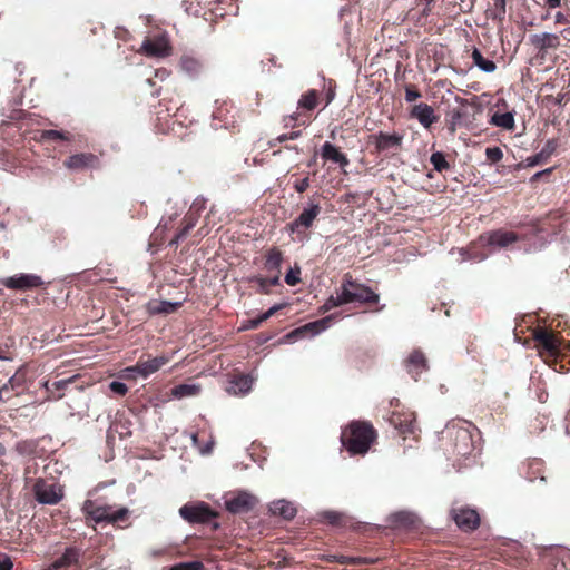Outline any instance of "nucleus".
I'll list each match as a JSON object with an SVG mask.
<instances>
[{"label": "nucleus", "mask_w": 570, "mask_h": 570, "mask_svg": "<svg viewBox=\"0 0 570 570\" xmlns=\"http://www.w3.org/2000/svg\"><path fill=\"white\" fill-rule=\"evenodd\" d=\"M1 283L9 289L27 291L38 288L43 285V281L36 274H16L13 276L6 277Z\"/></svg>", "instance_id": "8"}, {"label": "nucleus", "mask_w": 570, "mask_h": 570, "mask_svg": "<svg viewBox=\"0 0 570 570\" xmlns=\"http://www.w3.org/2000/svg\"><path fill=\"white\" fill-rule=\"evenodd\" d=\"M81 510L86 514V517L92 520L95 523H116L118 521L124 520L129 513V510L127 508L112 510L110 505H98L92 500H86L82 504Z\"/></svg>", "instance_id": "2"}, {"label": "nucleus", "mask_w": 570, "mask_h": 570, "mask_svg": "<svg viewBox=\"0 0 570 570\" xmlns=\"http://www.w3.org/2000/svg\"><path fill=\"white\" fill-rule=\"evenodd\" d=\"M141 51L149 57L163 58L170 53L168 37L165 35L146 39L141 45Z\"/></svg>", "instance_id": "12"}, {"label": "nucleus", "mask_w": 570, "mask_h": 570, "mask_svg": "<svg viewBox=\"0 0 570 570\" xmlns=\"http://www.w3.org/2000/svg\"><path fill=\"white\" fill-rule=\"evenodd\" d=\"M473 63L482 71L491 73L495 70L497 66L492 60L485 59L479 49L472 51Z\"/></svg>", "instance_id": "27"}, {"label": "nucleus", "mask_w": 570, "mask_h": 570, "mask_svg": "<svg viewBox=\"0 0 570 570\" xmlns=\"http://www.w3.org/2000/svg\"><path fill=\"white\" fill-rule=\"evenodd\" d=\"M317 105V91L315 89L308 90L298 100V107L307 110H313Z\"/></svg>", "instance_id": "31"}, {"label": "nucleus", "mask_w": 570, "mask_h": 570, "mask_svg": "<svg viewBox=\"0 0 570 570\" xmlns=\"http://www.w3.org/2000/svg\"><path fill=\"white\" fill-rule=\"evenodd\" d=\"M13 380H14V376H11L9 379V381L7 383H4L0 390H1V393L6 396V399L8 400L10 397L9 393L10 391L12 390L13 387Z\"/></svg>", "instance_id": "52"}, {"label": "nucleus", "mask_w": 570, "mask_h": 570, "mask_svg": "<svg viewBox=\"0 0 570 570\" xmlns=\"http://www.w3.org/2000/svg\"><path fill=\"white\" fill-rule=\"evenodd\" d=\"M213 446H214V441H212V440L209 442H207L205 445L199 446L200 454H203V455L209 454L213 451Z\"/></svg>", "instance_id": "57"}, {"label": "nucleus", "mask_w": 570, "mask_h": 570, "mask_svg": "<svg viewBox=\"0 0 570 570\" xmlns=\"http://www.w3.org/2000/svg\"><path fill=\"white\" fill-rule=\"evenodd\" d=\"M487 159L491 163H498L502 159L503 153L499 147H489L485 149Z\"/></svg>", "instance_id": "42"}, {"label": "nucleus", "mask_w": 570, "mask_h": 570, "mask_svg": "<svg viewBox=\"0 0 570 570\" xmlns=\"http://www.w3.org/2000/svg\"><path fill=\"white\" fill-rule=\"evenodd\" d=\"M394 428L399 430L400 434H403V440H406V435H414L415 434V424L413 414H406L403 420L399 419V422L396 423L394 421Z\"/></svg>", "instance_id": "26"}, {"label": "nucleus", "mask_w": 570, "mask_h": 570, "mask_svg": "<svg viewBox=\"0 0 570 570\" xmlns=\"http://www.w3.org/2000/svg\"><path fill=\"white\" fill-rule=\"evenodd\" d=\"M109 389L111 392H114L115 394H118V395H125L128 391L127 385L120 381H112L109 384Z\"/></svg>", "instance_id": "44"}, {"label": "nucleus", "mask_w": 570, "mask_h": 570, "mask_svg": "<svg viewBox=\"0 0 570 570\" xmlns=\"http://www.w3.org/2000/svg\"><path fill=\"white\" fill-rule=\"evenodd\" d=\"M370 139L379 153L389 150L392 147V135L391 134H384V132L380 131L379 134L372 135L370 137Z\"/></svg>", "instance_id": "29"}, {"label": "nucleus", "mask_w": 570, "mask_h": 570, "mask_svg": "<svg viewBox=\"0 0 570 570\" xmlns=\"http://www.w3.org/2000/svg\"><path fill=\"white\" fill-rule=\"evenodd\" d=\"M202 390V386L197 383H184L176 385L171 390V395L175 399H184L198 395Z\"/></svg>", "instance_id": "25"}, {"label": "nucleus", "mask_w": 570, "mask_h": 570, "mask_svg": "<svg viewBox=\"0 0 570 570\" xmlns=\"http://www.w3.org/2000/svg\"><path fill=\"white\" fill-rule=\"evenodd\" d=\"M179 305V302L163 301L157 305V307L154 308V312L168 314L174 312Z\"/></svg>", "instance_id": "38"}, {"label": "nucleus", "mask_w": 570, "mask_h": 570, "mask_svg": "<svg viewBox=\"0 0 570 570\" xmlns=\"http://www.w3.org/2000/svg\"><path fill=\"white\" fill-rule=\"evenodd\" d=\"M256 503L257 499L253 494L246 491H239L232 498L225 500V508L229 513L243 514L249 512Z\"/></svg>", "instance_id": "9"}, {"label": "nucleus", "mask_w": 570, "mask_h": 570, "mask_svg": "<svg viewBox=\"0 0 570 570\" xmlns=\"http://www.w3.org/2000/svg\"><path fill=\"white\" fill-rule=\"evenodd\" d=\"M13 563L7 556L0 558V570H12Z\"/></svg>", "instance_id": "55"}, {"label": "nucleus", "mask_w": 570, "mask_h": 570, "mask_svg": "<svg viewBox=\"0 0 570 570\" xmlns=\"http://www.w3.org/2000/svg\"><path fill=\"white\" fill-rule=\"evenodd\" d=\"M96 161H97V157L91 154H77V155L70 156L65 161V165L69 169H82V168L92 167Z\"/></svg>", "instance_id": "21"}, {"label": "nucleus", "mask_w": 570, "mask_h": 570, "mask_svg": "<svg viewBox=\"0 0 570 570\" xmlns=\"http://www.w3.org/2000/svg\"><path fill=\"white\" fill-rule=\"evenodd\" d=\"M252 386L253 379L249 375H236L228 382L226 391L230 395L243 396L249 393Z\"/></svg>", "instance_id": "16"}, {"label": "nucleus", "mask_w": 570, "mask_h": 570, "mask_svg": "<svg viewBox=\"0 0 570 570\" xmlns=\"http://www.w3.org/2000/svg\"><path fill=\"white\" fill-rule=\"evenodd\" d=\"M431 164L434 169L438 171H442L449 168V163L446 161L444 155L441 151L433 153L430 158Z\"/></svg>", "instance_id": "36"}, {"label": "nucleus", "mask_w": 570, "mask_h": 570, "mask_svg": "<svg viewBox=\"0 0 570 570\" xmlns=\"http://www.w3.org/2000/svg\"><path fill=\"white\" fill-rule=\"evenodd\" d=\"M76 377L77 376H70L68 379H61V380H57V381H52V382L47 381L43 383V387L50 394L51 397L58 400L63 396L61 391H65L70 385H72L75 383Z\"/></svg>", "instance_id": "20"}, {"label": "nucleus", "mask_w": 570, "mask_h": 570, "mask_svg": "<svg viewBox=\"0 0 570 570\" xmlns=\"http://www.w3.org/2000/svg\"><path fill=\"white\" fill-rule=\"evenodd\" d=\"M179 515L189 523H205L215 517L208 504L205 502L184 504L179 509Z\"/></svg>", "instance_id": "7"}, {"label": "nucleus", "mask_w": 570, "mask_h": 570, "mask_svg": "<svg viewBox=\"0 0 570 570\" xmlns=\"http://www.w3.org/2000/svg\"><path fill=\"white\" fill-rule=\"evenodd\" d=\"M155 76L165 80L168 77V71L166 69H158L156 70Z\"/></svg>", "instance_id": "60"}, {"label": "nucleus", "mask_w": 570, "mask_h": 570, "mask_svg": "<svg viewBox=\"0 0 570 570\" xmlns=\"http://www.w3.org/2000/svg\"><path fill=\"white\" fill-rule=\"evenodd\" d=\"M285 304H276V305H273L272 307H269L267 311H266V315L268 317H272L277 311H279L282 307H284Z\"/></svg>", "instance_id": "59"}, {"label": "nucleus", "mask_w": 570, "mask_h": 570, "mask_svg": "<svg viewBox=\"0 0 570 570\" xmlns=\"http://www.w3.org/2000/svg\"><path fill=\"white\" fill-rule=\"evenodd\" d=\"M334 317V315H328L321 320L309 322L298 328L293 330L286 335V338L289 342H295L304 336L314 337L327 330L332 325Z\"/></svg>", "instance_id": "6"}, {"label": "nucleus", "mask_w": 570, "mask_h": 570, "mask_svg": "<svg viewBox=\"0 0 570 570\" xmlns=\"http://www.w3.org/2000/svg\"><path fill=\"white\" fill-rule=\"evenodd\" d=\"M206 206V199L203 196H198L193 202L189 212L195 213L196 215L200 216V213L205 209Z\"/></svg>", "instance_id": "43"}, {"label": "nucleus", "mask_w": 570, "mask_h": 570, "mask_svg": "<svg viewBox=\"0 0 570 570\" xmlns=\"http://www.w3.org/2000/svg\"><path fill=\"white\" fill-rule=\"evenodd\" d=\"M491 124L503 129L511 130L514 128V116L511 112L494 114Z\"/></svg>", "instance_id": "30"}, {"label": "nucleus", "mask_w": 570, "mask_h": 570, "mask_svg": "<svg viewBox=\"0 0 570 570\" xmlns=\"http://www.w3.org/2000/svg\"><path fill=\"white\" fill-rule=\"evenodd\" d=\"M546 2L550 8H557L560 6L561 0H546Z\"/></svg>", "instance_id": "62"}, {"label": "nucleus", "mask_w": 570, "mask_h": 570, "mask_svg": "<svg viewBox=\"0 0 570 570\" xmlns=\"http://www.w3.org/2000/svg\"><path fill=\"white\" fill-rule=\"evenodd\" d=\"M409 373L416 380V376L426 370V361L421 352H413L406 362Z\"/></svg>", "instance_id": "24"}, {"label": "nucleus", "mask_w": 570, "mask_h": 570, "mask_svg": "<svg viewBox=\"0 0 570 570\" xmlns=\"http://www.w3.org/2000/svg\"><path fill=\"white\" fill-rule=\"evenodd\" d=\"M420 97V92L414 89H406L405 98L407 101H414Z\"/></svg>", "instance_id": "56"}, {"label": "nucleus", "mask_w": 570, "mask_h": 570, "mask_svg": "<svg viewBox=\"0 0 570 570\" xmlns=\"http://www.w3.org/2000/svg\"><path fill=\"white\" fill-rule=\"evenodd\" d=\"M198 218L199 215H196L195 213L188 210V213L185 216V225L187 226V229H193L196 226Z\"/></svg>", "instance_id": "46"}, {"label": "nucleus", "mask_w": 570, "mask_h": 570, "mask_svg": "<svg viewBox=\"0 0 570 570\" xmlns=\"http://www.w3.org/2000/svg\"><path fill=\"white\" fill-rule=\"evenodd\" d=\"M204 566L200 561L181 562L173 566L169 570H203Z\"/></svg>", "instance_id": "39"}, {"label": "nucleus", "mask_w": 570, "mask_h": 570, "mask_svg": "<svg viewBox=\"0 0 570 570\" xmlns=\"http://www.w3.org/2000/svg\"><path fill=\"white\" fill-rule=\"evenodd\" d=\"M190 439H191L193 445H194V446H198V448H199V440H198V435H197L196 433H191V434H190Z\"/></svg>", "instance_id": "63"}, {"label": "nucleus", "mask_w": 570, "mask_h": 570, "mask_svg": "<svg viewBox=\"0 0 570 570\" xmlns=\"http://www.w3.org/2000/svg\"><path fill=\"white\" fill-rule=\"evenodd\" d=\"M547 159H543V156H541V153H538L537 155L530 156L525 159L527 166L533 167L537 166Z\"/></svg>", "instance_id": "49"}, {"label": "nucleus", "mask_w": 570, "mask_h": 570, "mask_svg": "<svg viewBox=\"0 0 570 570\" xmlns=\"http://www.w3.org/2000/svg\"><path fill=\"white\" fill-rule=\"evenodd\" d=\"M309 187V179L307 177L295 181L294 188L298 193H304Z\"/></svg>", "instance_id": "51"}, {"label": "nucleus", "mask_w": 570, "mask_h": 570, "mask_svg": "<svg viewBox=\"0 0 570 570\" xmlns=\"http://www.w3.org/2000/svg\"><path fill=\"white\" fill-rule=\"evenodd\" d=\"M530 42L539 50L557 48L559 46V37L554 33L543 32L530 36Z\"/></svg>", "instance_id": "19"}, {"label": "nucleus", "mask_w": 570, "mask_h": 570, "mask_svg": "<svg viewBox=\"0 0 570 570\" xmlns=\"http://www.w3.org/2000/svg\"><path fill=\"white\" fill-rule=\"evenodd\" d=\"M336 561H338L341 564H346V563H356V562H360L361 559L360 558H352V557H346V556H336L334 557Z\"/></svg>", "instance_id": "53"}, {"label": "nucleus", "mask_w": 570, "mask_h": 570, "mask_svg": "<svg viewBox=\"0 0 570 570\" xmlns=\"http://www.w3.org/2000/svg\"><path fill=\"white\" fill-rule=\"evenodd\" d=\"M411 116L426 129L438 120V116H435L434 109L424 102L415 105L411 110Z\"/></svg>", "instance_id": "14"}, {"label": "nucleus", "mask_w": 570, "mask_h": 570, "mask_svg": "<svg viewBox=\"0 0 570 570\" xmlns=\"http://www.w3.org/2000/svg\"><path fill=\"white\" fill-rule=\"evenodd\" d=\"M557 142L554 140H548L544 147L541 149V156L543 159H549L550 156L556 151Z\"/></svg>", "instance_id": "45"}, {"label": "nucleus", "mask_w": 570, "mask_h": 570, "mask_svg": "<svg viewBox=\"0 0 570 570\" xmlns=\"http://www.w3.org/2000/svg\"><path fill=\"white\" fill-rule=\"evenodd\" d=\"M417 518L410 512L394 513V528L395 527H412L416 523Z\"/></svg>", "instance_id": "32"}, {"label": "nucleus", "mask_w": 570, "mask_h": 570, "mask_svg": "<svg viewBox=\"0 0 570 570\" xmlns=\"http://www.w3.org/2000/svg\"><path fill=\"white\" fill-rule=\"evenodd\" d=\"M518 240V236L513 232L495 230L488 235V243L499 247H507Z\"/></svg>", "instance_id": "23"}, {"label": "nucleus", "mask_w": 570, "mask_h": 570, "mask_svg": "<svg viewBox=\"0 0 570 570\" xmlns=\"http://www.w3.org/2000/svg\"><path fill=\"white\" fill-rule=\"evenodd\" d=\"M321 155L325 160H331L344 168L348 165L347 157L341 153L333 144L326 141L322 146Z\"/></svg>", "instance_id": "18"}, {"label": "nucleus", "mask_w": 570, "mask_h": 570, "mask_svg": "<svg viewBox=\"0 0 570 570\" xmlns=\"http://www.w3.org/2000/svg\"><path fill=\"white\" fill-rule=\"evenodd\" d=\"M376 439V431L367 421H352L343 430L341 442L351 455H364Z\"/></svg>", "instance_id": "1"}, {"label": "nucleus", "mask_w": 570, "mask_h": 570, "mask_svg": "<svg viewBox=\"0 0 570 570\" xmlns=\"http://www.w3.org/2000/svg\"><path fill=\"white\" fill-rule=\"evenodd\" d=\"M301 135H302V132L299 130L292 131L289 134H282V135L277 136L274 140H272L269 142V145L272 147H274L277 142H285L287 140H295V139L299 138Z\"/></svg>", "instance_id": "41"}, {"label": "nucleus", "mask_w": 570, "mask_h": 570, "mask_svg": "<svg viewBox=\"0 0 570 570\" xmlns=\"http://www.w3.org/2000/svg\"><path fill=\"white\" fill-rule=\"evenodd\" d=\"M253 281H254L255 283H257L258 288H259V291H261L262 293L267 294V293L269 292V289H268L269 284H268V282H267V278H264V277H262V276H255V277L253 278Z\"/></svg>", "instance_id": "47"}, {"label": "nucleus", "mask_w": 570, "mask_h": 570, "mask_svg": "<svg viewBox=\"0 0 570 570\" xmlns=\"http://www.w3.org/2000/svg\"><path fill=\"white\" fill-rule=\"evenodd\" d=\"M535 340L540 342L543 347L549 352H556L557 351V338L547 333V332H539L535 335Z\"/></svg>", "instance_id": "35"}, {"label": "nucleus", "mask_w": 570, "mask_h": 570, "mask_svg": "<svg viewBox=\"0 0 570 570\" xmlns=\"http://www.w3.org/2000/svg\"><path fill=\"white\" fill-rule=\"evenodd\" d=\"M321 214V206L314 200H308L304 206L302 213L289 224H287V232L291 234H303L305 230L313 226L314 220Z\"/></svg>", "instance_id": "4"}, {"label": "nucleus", "mask_w": 570, "mask_h": 570, "mask_svg": "<svg viewBox=\"0 0 570 570\" xmlns=\"http://www.w3.org/2000/svg\"><path fill=\"white\" fill-rule=\"evenodd\" d=\"M82 551L76 547H69L65 552L56 559L48 569L60 570L62 568H69L79 563Z\"/></svg>", "instance_id": "15"}, {"label": "nucleus", "mask_w": 570, "mask_h": 570, "mask_svg": "<svg viewBox=\"0 0 570 570\" xmlns=\"http://www.w3.org/2000/svg\"><path fill=\"white\" fill-rule=\"evenodd\" d=\"M345 304H346V301H345V298L343 296L342 291H340V293H337L335 296L331 295L325 301V303L320 307V312L321 313H326V312L331 311L334 307L342 306V305H345Z\"/></svg>", "instance_id": "33"}, {"label": "nucleus", "mask_w": 570, "mask_h": 570, "mask_svg": "<svg viewBox=\"0 0 570 570\" xmlns=\"http://www.w3.org/2000/svg\"><path fill=\"white\" fill-rule=\"evenodd\" d=\"M191 229H187V226L185 225L178 233H177V236H178V239H184L188 233L190 232Z\"/></svg>", "instance_id": "61"}, {"label": "nucleus", "mask_w": 570, "mask_h": 570, "mask_svg": "<svg viewBox=\"0 0 570 570\" xmlns=\"http://www.w3.org/2000/svg\"><path fill=\"white\" fill-rule=\"evenodd\" d=\"M564 21H566V17L561 12H558L556 14V22L557 23H563Z\"/></svg>", "instance_id": "64"}, {"label": "nucleus", "mask_w": 570, "mask_h": 570, "mask_svg": "<svg viewBox=\"0 0 570 570\" xmlns=\"http://www.w3.org/2000/svg\"><path fill=\"white\" fill-rule=\"evenodd\" d=\"M180 68L181 70L190 77H194L199 73L202 65L199 60L190 56H184L180 59Z\"/></svg>", "instance_id": "28"}, {"label": "nucleus", "mask_w": 570, "mask_h": 570, "mask_svg": "<svg viewBox=\"0 0 570 570\" xmlns=\"http://www.w3.org/2000/svg\"><path fill=\"white\" fill-rule=\"evenodd\" d=\"M283 262V253L276 248H271L265 256L264 268L268 273L281 274V265Z\"/></svg>", "instance_id": "22"}, {"label": "nucleus", "mask_w": 570, "mask_h": 570, "mask_svg": "<svg viewBox=\"0 0 570 570\" xmlns=\"http://www.w3.org/2000/svg\"><path fill=\"white\" fill-rule=\"evenodd\" d=\"M259 325H261L259 321L255 317V318H250V320L245 321L242 324L240 330H243V331L255 330Z\"/></svg>", "instance_id": "50"}, {"label": "nucleus", "mask_w": 570, "mask_h": 570, "mask_svg": "<svg viewBox=\"0 0 570 570\" xmlns=\"http://www.w3.org/2000/svg\"><path fill=\"white\" fill-rule=\"evenodd\" d=\"M269 286H277L281 283V274L273 273V276L267 279Z\"/></svg>", "instance_id": "58"}, {"label": "nucleus", "mask_w": 570, "mask_h": 570, "mask_svg": "<svg viewBox=\"0 0 570 570\" xmlns=\"http://www.w3.org/2000/svg\"><path fill=\"white\" fill-rule=\"evenodd\" d=\"M341 291L346 301L350 303H376L379 295L368 286L357 283L350 274H345L341 284Z\"/></svg>", "instance_id": "3"}, {"label": "nucleus", "mask_w": 570, "mask_h": 570, "mask_svg": "<svg viewBox=\"0 0 570 570\" xmlns=\"http://www.w3.org/2000/svg\"><path fill=\"white\" fill-rule=\"evenodd\" d=\"M32 492L35 499L40 504H57L63 497L62 490L56 483H49L43 479H38L33 484Z\"/></svg>", "instance_id": "5"}, {"label": "nucleus", "mask_w": 570, "mask_h": 570, "mask_svg": "<svg viewBox=\"0 0 570 570\" xmlns=\"http://www.w3.org/2000/svg\"><path fill=\"white\" fill-rule=\"evenodd\" d=\"M169 360L170 357L166 355H159L145 361L140 360L135 366L128 367L126 371L132 373V375H139L142 379H147L166 365Z\"/></svg>", "instance_id": "10"}, {"label": "nucleus", "mask_w": 570, "mask_h": 570, "mask_svg": "<svg viewBox=\"0 0 570 570\" xmlns=\"http://www.w3.org/2000/svg\"><path fill=\"white\" fill-rule=\"evenodd\" d=\"M320 517L323 520L327 521L330 524L334 525V524H338L343 514L337 511H323L320 513Z\"/></svg>", "instance_id": "40"}, {"label": "nucleus", "mask_w": 570, "mask_h": 570, "mask_svg": "<svg viewBox=\"0 0 570 570\" xmlns=\"http://www.w3.org/2000/svg\"><path fill=\"white\" fill-rule=\"evenodd\" d=\"M452 515L456 525L464 531L474 530L480 523L478 512L472 509L453 510Z\"/></svg>", "instance_id": "13"}, {"label": "nucleus", "mask_w": 570, "mask_h": 570, "mask_svg": "<svg viewBox=\"0 0 570 570\" xmlns=\"http://www.w3.org/2000/svg\"><path fill=\"white\" fill-rule=\"evenodd\" d=\"M284 127L285 128H294L297 121V114L289 115L284 118Z\"/></svg>", "instance_id": "54"}, {"label": "nucleus", "mask_w": 570, "mask_h": 570, "mask_svg": "<svg viewBox=\"0 0 570 570\" xmlns=\"http://www.w3.org/2000/svg\"><path fill=\"white\" fill-rule=\"evenodd\" d=\"M466 107V101L460 97H454V104L449 105L445 119L451 134H454L463 125L468 115Z\"/></svg>", "instance_id": "11"}, {"label": "nucleus", "mask_w": 570, "mask_h": 570, "mask_svg": "<svg viewBox=\"0 0 570 570\" xmlns=\"http://www.w3.org/2000/svg\"><path fill=\"white\" fill-rule=\"evenodd\" d=\"M14 449L21 456H31L36 452L37 443L32 440H23L17 442Z\"/></svg>", "instance_id": "34"}, {"label": "nucleus", "mask_w": 570, "mask_h": 570, "mask_svg": "<svg viewBox=\"0 0 570 570\" xmlns=\"http://www.w3.org/2000/svg\"><path fill=\"white\" fill-rule=\"evenodd\" d=\"M42 138L45 139H66L65 134L58 130H46L42 134Z\"/></svg>", "instance_id": "48"}, {"label": "nucleus", "mask_w": 570, "mask_h": 570, "mask_svg": "<svg viewBox=\"0 0 570 570\" xmlns=\"http://www.w3.org/2000/svg\"><path fill=\"white\" fill-rule=\"evenodd\" d=\"M301 268L298 266H295L294 268H291L286 275H285V282L289 286H295L301 282Z\"/></svg>", "instance_id": "37"}, {"label": "nucleus", "mask_w": 570, "mask_h": 570, "mask_svg": "<svg viewBox=\"0 0 570 570\" xmlns=\"http://www.w3.org/2000/svg\"><path fill=\"white\" fill-rule=\"evenodd\" d=\"M269 511L274 515H279L285 520H292L297 513L293 502L285 499L275 500L269 504Z\"/></svg>", "instance_id": "17"}]
</instances>
